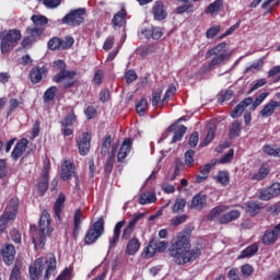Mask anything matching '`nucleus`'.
Here are the masks:
<instances>
[{
	"instance_id": "nucleus-1",
	"label": "nucleus",
	"mask_w": 280,
	"mask_h": 280,
	"mask_svg": "<svg viewBox=\"0 0 280 280\" xmlns=\"http://www.w3.org/2000/svg\"><path fill=\"white\" fill-rule=\"evenodd\" d=\"M44 270L45 272L43 280H49L54 275H56L58 270V261L56 260V255L49 254L47 258H37L34 264L28 267L30 279L40 280Z\"/></svg>"
},
{
	"instance_id": "nucleus-2",
	"label": "nucleus",
	"mask_w": 280,
	"mask_h": 280,
	"mask_svg": "<svg viewBox=\"0 0 280 280\" xmlns=\"http://www.w3.org/2000/svg\"><path fill=\"white\" fill-rule=\"evenodd\" d=\"M168 255L176 266H185L194 264L202 255V249L191 246H173L168 248Z\"/></svg>"
},
{
	"instance_id": "nucleus-3",
	"label": "nucleus",
	"mask_w": 280,
	"mask_h": 280,
	"mask_svg": "<svg viewBox=\"0 0 280 280\" xmlns=\"http://www.w3.org/2000/svg\"><path fill=\"white\" fill-rule=\"evenodd\" d=\"M51 219H49V212L43 211L39 219V230L36 225H31V236L34 246H45L47 243V237L51 235Z\"/></svg>"
},
{
	"instance_id": "nucleus-4",
	"label": "nucleus",
	"mask_w": 280,
	"mask_h": 280,
	"mask_svg": "<svg viewBox=\"0 0 280 280\" xmlns=\"http://www.w3.org/2000/svg\"><path fill=\"white\" fill-rule=\"evenodd\" d=\"M54 69L59 72L52 77V82H56V84L63 82V89L75 86V77L78 75V72L75 70H67V63L63 60L59 59L55 61Z\"/></svg>"
},
{
	"instance_id": "nucleus-5",
	"label": "nucleus",
	"mask_w": 280,
	"mask_h": 280,
	"mask_svg": "<svg viewBox=\"0 0 280 280\" xmlns=\"http://www.w3.org/2000/svg\"><path fill=\"white\" fill-rule=\"evenodd\" d=\"M226 209H229V207L226 206H217L212 208L210 212L205 217L207 222H215V220H219L220 224H229L230 222H235V220H240L242 215V212L240 210H231L230 212L224 213Z\"/></svg>"
},
{
	"instance_id": "nucleus-6",
	"label": "nucleus",
	"mask_w": 280,
	"mask_h": 280,
	"mask_svg": "<svg viewBox=\"0 0 280 280\" xmlns=\"http://www.w3.org/2000/svg\"><path fill=\"white\" fill-rule=\"evenodd\" d=\"M229 47V44L225 42H222L214 46L212 49L207 51V57L211 58V56H214V58L208 63V69H213V67H220L222 65H226L229 60H231V56H233V51H229L226 49Z\"/></svg>"
},
{
	"instance_id": "nucleus-7",
	"label": "nucleus",
	"mask_w": 280,
	"mask_h": 280,
	"mask_svg": "<svg viewBox=\"0 0 280 280\" xmlns=\"http://www.w3.org/2000/svg\"><path fill=\"white\" fill-rule=\"evenodd\" d=\"M23 35L19 28H12L8 32L0 33V51L1 54H10L19 44Z\"/></svg>"
},
{
	"instance_id": "nucleus-8",
	"label": "nucleus",
	"mask_w": 280,
	"mask_h": 280,
	"mask_svg": "<svg viewBox=\"0 0 280 280\" xmlns=\"http://www.w3.org/2000/svg\"><path fill=\"white\" fill-rule=\"evenodd\" d=\"M268 95H270V93L268 92H264L260 95H258L255 101L253 100V97H246L244 98L238 105H236L234 107V109L231 112V117L232 119H237V117H240V115H242V113H244V110H246V108H248V106H250L252 104V108L253 110L257 109L258 106H261V103L266 100V97H268Z\"/></svg>"
},
{
	"instance_id": "nucleus-9",
	"label": "nucleus",
	"mask_w": 280,
	"mask_h": 280,
	"mask_svg": "<svg viewBox=\"0 0 280 280\" xmlns=\"http://www.w3.org/2000/svg\"><path fill=\"white\" fill-rule=\"evenodd\" d=\"M104 217H101L92 226L89 228L84 236V242L88 246L95 244L100 236L104 235Z\"/></svg>"
},
{
	"instance_id": "nucleus-10",
	"label": "nucleus",
	"mask_w": 280,
	"mask_h": 280,
	"mask_svg": "<svg viewBox=\"0 0 280 280\" xmlns=\"http://www.w3.org/2000/svg\"><path fill=\"white\" fill-rule=\"evenodd\" d=\"M85 14L86 10L84 8L71 10L62 18L61 23L63 25H71L72 27H79V25H82V23H84Z\"/></svg>"
},
{
	"instance_id": "nucleus-11",
	"label": "nucleus",
	"mask_w": 280,
	"mask_h": 280,
	"mask_svg": "<svg viewBox=\"0 0 280 280\" xmlns=\"http://www.w3.org/2000/svg\"><path fill=\"white\" fill-rule=\"evenodd\" d=\"M18 213L19 203L11 202L0 217V233H3L5 231V226H8V222H10V220H15Z\"/></svg>"
},
{
	"instance_id": "nucleus-12",
	"label": "nucleus",
	"mask_w": 280,
	"mask_h": 280,
	"mask_svg": "<svg viewBox=\"0 0 280 280\" xmlns=\"http://www.w3.org/2000/svg\"><path fill=\"white\" fill-rule=\"evenodd\" d=\"M78 121V116L75 115V110L71 109L70 113H68L60 121L61 125V135L63 137H71L73 135V124Z\"/></svg>"
},
{
	"instance_id": "nucleus-13",
	"label": "nucleus",
	"mask_w": 280,
	"mask_h": 280,
	"mask_svg": "<svg viewBox=\"0 0 280 280\" xmlns=\"http://www.w3.org/2000/svg\"><path fill=\"white\" fill-rule=\"evenodd\" d=\"M208 200L209 196H207V194L198 192L188 202V209H191L194 211H202L203 209H207V207H209Z\"/></svg>"
},
{
	"instance_id": "nucleus-14",
	"label": "nucleus",
	"mask_w": 280,
	"mask_h": 280,
	"mask_svg": "<svg viewBox=\"0 0 280 280\" xmlns=\"http://www.w3.org/2000/svg\"><path fill=\"white\" fill-rule=\"evenodd\" d=\"M47 73H49V69L45 66L33 67L28 73L31 84H40V82L47 78Z\"/></svg>"
},
{
	"instance_id": "nucleus-15",
	"label": "nucleus",
	"mask_w": 280,
	"mask_h": 280,
	"mask_svg": "<svg viewBox=\"0 0 280 280\" xmlns=\"http://www.w3.org/2000/svg\"><path fill=\"white\" fill-rule=\"evenodd\" d=\"M77 145L79 148V154L81 156H86V154L91 152V133L83 132L77 141Z\"/></svg>"
},
{
	"instance_id": "nucleus-16",
	"label": "nucleus",
	"mask_w": 280,
	"mask_h": 280,
	"mask_svg": "<svg viewBox=\"0 0 280 280\" xmlns=\"http://www.w3.org/2000/svg\"><path fill=\"white\" fill-rule=\"evenodd\" d=\"M151 12L154 21H165V19H167V10L165 9L163 0L155 1Z\"/></svg>"
},
{
	"instance_id": "nucleus-17",
	"label": "nucleus",
	"mask_w": 280,
	"mask_h": 280,
	"mask_svg": "<svg viewBox=\"0 0 280 280\" xmlns=\"http://www.w3.org/2000/svg\"><path fill=\"white\" fill-rule=\"evenodd\" d=\"M167 132H174L172 138V143H178V141H183V137L187 133V127L185 125L172 124L166 129Z\"/></svg>"
},
{
	"instance_id": "nucleus-18",
	"label": "nucleus",
	"mask_w": 280,
	"mask_h": 280,
	"mask_svg": "<svg viewBox=\"0 0 280 280\" xmlns=\"http://www.w3.org/2000/svg\"><path fill=\"white\" fill-rule=\"evenodd\" d=\"M27 145H30L27 138L20 139L11 152V159L14 161L20 160L25 153V150H27Z\"/></svg>"
},
{
	"instance_id": "nucleus-19",
	"label": "nucleus",
	"mask_w": 280,
	"mask_h": 280,
	"mask_svg": "<svg viewBox=\"0 0 280 280\" xmlns=\"http://www.w3.org/2000/svg\"><path fill=\"white\" fill-rule=\"evenodd\" d=\"M135 233V228L127 225L121 235L122 242H127V246H141V243L139 242V238L137 236H132Z\"/></svg>"
},
{
	"instance_id": "nucleus-20",
	"label": "nucleus",
	"mask_w": 280,
	"mask_h": 280,
	"mask_svg": "<svg viewBox=\"0 0 280 280\" xmlns=\"http://www.w3.org/2000/svg\"><path fill=\"white\" fill-rule=\"evenodd\" d=\"M132 150V138H126L121 145L120 149L117 153V162L118 163H124L126 161L128 153L131 152Z\"/></svg>"
},
{
	"instance_id": "nucleus-21",
	"label": "nucleus",
	"mask_w": 280,
	"mask_h": 280,
	"mask_svg": "<svg viewBox=\"0 0 280 280\" xmlns=\"http://www.w3.org/2000/svg\"><path fill=\"white\" fill-rule=\"evenodd\" d=\"M218 164V160H212L211 163H207L203 166H200V175L196 176V183H205V180H207V178H209V174H211V170H213V167H215V165Z\"/></svg>"
},
{
	"instance_id": "nucleus-22",
	"label": "nucleus",
	"mask_w": 280,
	"mask_h": 280,
	"mask_svg": "<svg viewBox=\"0 0 280 280\" xmlns=\"http://www.w3.org/2000/svg\"><path fill=\"white\" fill-rule=\"evenodd\" d=\"M280 195V183H273L268 188L260 191L261 200H271V198H277Z\"/></svg>"
},
{
	"instance_id": "nucleus-23",
	"label": "nucleus",
	"mask_w": 280,
	"mask_h": 280,
	"mask_svg": "<svg viewBox=\"0 0 280 280\" xmlns=\"http://www.w3.org/2000/svg\"><path fill=\"white\" fill-rule=\"evenodd\" d=\"M75 174V164L65 161L63 165L61 166L60 178L61 180H71L73 175Z\"/></svg>"
},
{
	"instance_id": "nucleus-24",
	"label": "nucleus",
	"mask_w": 280,
	"mask_h": 280,
	"mask_svg": "<svg viewBox=\"0 0 280 280\" xmlns=\"http://www.w3.org/2000/svg\"><path fill=\"white\" fill-rule=\"evenodd\" d=\"M1 255L5 266H12L16 257V249L14 246H5L1 249Z\"/></svg>"
},
{
	"instance_id": "nucleus-25",
	"label": "nucleus",
	"mask_w": 280,
	"mask_h": 280,
	"mask_svg": "<svg viewBox=\"0 0 280 280\" xmlns=\"http://www.w3.org/2000/svg\"><path fill=\"white\" fill-rule=\"evenodd\" d=\"M65 202H67V196L60 192L54 205V213L58 220H62V211H65Z\"/></svg>"
},
{
	"instance_id": "nucleus-26",
	"label": "nucleus",
	"mask_w": 280,
	"mask_h": 280,
	"mask_svg": "<svg viewBox=\"0 0 280 280\" xmlns=\"http://www.w3.org/2000/svg\"><path fill=\"white\" fill-rule=\"evenodd\" d=\"M191 242V231L184 229L176 236L175 246H189Z\"/></svg>"
},
{
	"instance_id": "nucleus-27",
	"label": "nucleus",
	"mask_w": 280,
	"mask_h": 280,
	"mask_svg": "<svg viewBox=\"0 0 280 280\" xmlns=\"http://www.w3.org/2000/svg\"><path fill=\"white\" fill-rule=\"evenodd\" d=\"M243 209H245L246 213H249L252 217L257 215L264 206L259 201L250 200L244 203Z\"/></svg>"
},
{
	"instance_id": "nucleus-28",
	"label": "nucleus",
	"mask_w": 280,
	"mask_h": 280,
	"mask_svg": "<svg viewBox=\"0 0 280 280\" xmlns=\"http://www.w3.org/2000/svg\"><path fill=\"white\" fill-rule=\"evenodd\" d=\"M126 16H128V12L125 8H122L120 11L114 14V18L112 19V25L114 27H124V25H126Z\"/></svg>"
},
{
	"instance_id": "nucleus-29",
	"label": "nucleus",
	"mask_w": 280,
	"mask_h": 280,
	"mask_svg": "<svg viewBox=\"0 0 280 280\" xmlns=\"http://www.w3.org/2000/svg\"><path fill=\"white\" fill-rule=\"evenodd\" d=\"M279 106H280L279 102L270 101L260 110V116L261 117H272V115H275V110H277V108H279Z\"/></svg>"
},
{
	"instance_id": "nucleus-30",
	"label": "nucleus",
	"mask_w": 280,
	"mask_h": 280,
	"mask_svg": "<svg viewBox=\"0 0 280 280\" xmlns=\"http://www.w3.org/2000/svg\"><path fill=\"white\" fill-rule=\"evenodd\" d=\"M82 220H86V217H84L82 209L79 208L73 214V235H78V233H80Z\"/></svg>"
},
{
	"instance_id": "nucleus-31",
	"label": "nucleus",
	"mask_w": 280,
	"mask_h": 280,
	"mask_svg": "<svg viewBox=\"0 0 280 280\" xmlns=\"http://www.w3.org/2000/svg\"><path fill=\"white\" fill-rule=\"evenodd\" d=\"M166 248H167L166 246H156V247L147 246V247H144V249L141 254V257H142V259H150L151 257H154V255H156V252L165 253Z\"/></svg>"
},
{
	"instance_id": "nucleus-32",
	"label": "nucleus",
	"mask_w": 280,
	"mask_h": 280,
	"mask_svg": "<svg viewBox=\"0 0 280 280\" xmlns=\"http://www.w3.org/2000/svg\"><path fill=\"white\" fill-rule=\"evenodd\" d=\"M224 10V0H214L206 9V14H220Z\"/></svg>"
},
{
	"instance_id": "nucleus-33",
	"label": "nucleus",
	"mask_w": 280,
	"mask_h": 280,
	"mask_svg": "<svg viewBox=\"0 0 280 280\" xmlns=\"http://www.w3.org/2000/svg\"><path fill=\"white\" fill-rule=\"evenodd\" d=\"M124 226H126V220L116 223L114 228V234L109 238V246H115V244L119 242V237H121V229H124Z\"/></svg>"
},
{
	"instance_id": "nucleus-34",
	"label": "nucleus",
	"mask_w": 280,
	"mask_h": 280,
	"mask_svg": "<svg viewBox=\"0 0 280 280\" xmlns=\"http://www.w3.org/2000/svg\"><path fill=\"white\" fill-rule=\"evenodd\" d=\"M242 135V121L234 120L229 126V139H237Z\"/></svg>"
},
{
	"instance_id": "nucleus-35",
	"label": "nucleus",
	"mask_w": 280,
	"mask_h": 280,
	"mask_svg": "<svg viewBox=\"0 0 280 280\" xmlns=\"http://www.w3.org/2000/svg\"><path fill=\"white\" fill-rule=\"evenodd\" d=\"M26 34L27 36L33 39L35 43L45 34V28L44 27H38V26H28L26 28Z\"/></svg>"
},
{
	"instance_id": "nucleus-36",
	"label": "nucleus",
	"mask_w": 280,
	"mask_h": 280,
	"mask_svg": "<svg viewBox=\"0 0 280 280\" xmlns=\"http://www.w3.org/2000/svg\"><path fill=\"white\" fill-rule=\"evenodd\" d=\"M56 93H58V88L56 85L48 88L43 96L44 103L50 104V102H54V100H56Z\"/></svg>"
},
{
	"instance_id": "nucleus-37",
	"label": "nucleus",
	"mask_w": 280,
	"mask_h": 280,
	"mask_svg": "<svg viewBox=\"0 0 280 280\" xmlns=\"http://www.w3.org/2000/svg\"><path fill=\"white\" fill-rule=\"evenodd\" d=\"M31 21L35 25V27H43L44 30L47 23H49V19H47V16L37 14H33L31 16Z\"/></svg>"
},
{
	"instance_id": "nucleus-38",
	"label": "nucleus",
	"mask_w": 280,
	"mask_h": 280,
	"mask_svg": "<svg viewBox=\"0 0 280 280\" xmlns=\"http://www.w3.org/2000/svg\"><path fill=\"white\" fill-rule=\"evenodd\" d=\"M258 252H259L258 246H247L245 249L241 252L237 259H246V258L253 257L254 255H257Z\"/></svg>"
},
{
	"instance_id": "nucleus-39",
	"label": "nucleus",
	"mask_w": 280,
	"mask_h": 280,
	"mask_svg": "<svg viewBox=\"0 0 280 280\" xmlns=\"http://www.w3.org/2000/svg\"><path fill=\"white\" fill-rule=\"evenodd\" d=\"M187 207V199L185 198H177L175 203L172 207L173 213H183L185 212V208Z\"/></svg>"
},
{
	"instance_id": "nucleus-40",
	"label": "nucleus",
	"mask_w": 280,
	"mask_h": 280,
	"mask_svg": "<svg viewBox=\"0 0 280 280\" xmlns=\"http://www.w3.org/2000/svg\"><path fill=\"white\" fill-rule=\"evenodd\" d=\"M136 110L140 117H145L148 115V98L142 97L136 105Z\"/></svg>"
},
{
	"instance_id": "nucleus-41",
	"label": "nucleus",
	"mask_w": 280,
	"mask_h": 280,
	"mask_svg": "<svg viewBox=\"0 0 280 280\" xmlns=\"http://www.w3.org/2000/svg\"><path fill=\"white\" fill-rule=\"evenodd\" d=\"M139 205H150L152 202H156V194L150 192L149 195L143 192L139 196L138 199Z\"/></svg>"
},
{
	"instance_id": "nucleus-42",
	"label": "nucleus",
	"mask_w": 280,
	"mask_h": 280,
	"mask_svg": "<svg viewBox=\"0 0 280 280\" xmlns=\"http://www.w3.org/2000/svg\"><path fill=\"white\" fill-rule=\"evenodd\" d=\"M38 196H45L47 189H49V177L40 176V180L37 184Z\"/></svg>"
},
{
	"instance_id": "nucleus-43",
	"label": "nucleus",
	"mask_w": 280,
	"mask_h": 280,
	"mask_svg": "<svg viewBox=\"0 0 280 280\" xmlns=\"http://www.w3.org/2000/svg\"><path fill=\"white\" fill-rule=\"evenodd\" d=\"M279 236L272 230H267L262 235V243L267 245L275 244Z\"/></svg>"
},
{
	"instance_id": "nucleus-44",
	"label": "nucleus",
	"mask_w": 280,
	"mask_h": 280,
	"mask_svg": "<svg viewBox=\"0 0 280 280\" xmlns=\"http://www.w3.org/2000/svg\"><path fill=\"white\" fill-rule=\"evenodd\" d=\"M273 3V4H272ZM272 4V5H271ZM280 1L279 0H266L262 4L261 8L262 10H266V8H268V5H271L270 9H268L262 16H268V14H272V10H275V8H279Z\"/></svg>"
},
{
	"instance_id": "nucleus-45",
	"label": "nucleus",
	"mask_w": 280,
	"mask_h": 280,
	"mask_svg": "<svg viewBox=\"0 0 280 280\" xmlns=\"http://www.w3.org/2000/svg\"><path fill=\"white\" fill-rule=\"evenodd\" d=\"M217 182L220 183L223 187H226L229 183H231V178L229 176V172L220 171L217 175Z\"/></svg>"
},
{
	"instance_id": "nucleus-46",
	"label": "nucleus",
	"mask_w": 280,
	"mask_h": 280,
	"mask_svg": "<svg viewBox=\"0 0 280 280\" xmlns=\"http://www.w3.org/2000/svg\"><path fill=\"white\" fill-rule=\"evenodd\" d=\"M213 139H215V127H210L208 129L205 140L200 142V148H205L206 145H209V143H211Z\"/></svg>"
},
{
	"instance_id": "nucleus-47",
	"label": "nucleus",
	"mask_w": 280,
	"mask_h": 280,
	"mask_svg": "<svg viewBox=\"0 0 280 280\" xmlns=\"http://www.w3.org/2000/svg\"><path fill=\"white\" fill-rule=\"evenodd\" d=\"M113 143V136L106 135L102 142V149L101 154H108V151L110 150V144Z\"/></svg>"
},
{
	"instance_id": "nucleus-48",
	"label": "nucleus",
	"mask_w": 280,
	"mask_h": 280,
	"mask_svg": "<svg viewBox=\"0 0 280 280\" xmlns=\"http://www.w3.org/2000/svg\"><path fill=\"white\" fill-rule=\"evenodd\" d=\"M262 152L265 154H268V156H275V158L280 156V148L275 149L270 144H265L262 147Z\"/></svg>"
},
{
	"instance_id": "nucleus-49",
	"label": "nucleus",
	"mask_w": 280,
	"mask_h": 280,
	"mask_svg": "<svg viewBox=\"0 0 280 280\" xmlns=\"http://www.w3.org/2000/svg\"><path fill=\"white\" fill-rule=\"evenodd\" d=\"M60 45H62V38L52 37L48 40V49L51 51H58V49H60Z\"/></svg>"
},
{
	"instance_id": "nucleus-50",
	"label": "nucleus",
	"mask_w": 280,
	"mask_h": 280,
	"mask_svg": "<svg viewBox=\"0 0 280 280\" xmlns=\"http://www.w3.org/2000/svg\"><path fill=\"white\" fill-rule=\"evenodd\" d=\"M270 174V170L267 167H260L257 173L252 176V180H264Z\"/></svg>"
},
{
	"instance_id": "nucleus-51",
	"label": "nucleus",
	"mask_w": 280,
	"mask_h": 280,
	"mask_svg": "<svg viewBox=\"0 0 280 280\" xmlns=\"http://www.w3.org/2000/svg\"><path fill=\"white\" fill-rule=\"evenodd\" d=\"M84 115H85L88 121H91V119H95L97 117V107H95L93 105H89L84 109Z\"/></svg>"
},
{
	"instance_id": "nucleus-52",
	"label": "nucleus",
	"mask_w": 280,
	"mask_h": 280,
	"mask_svg": "<svg viewBox=\"0 0 280 280\" xmlns=\"http://www.w3.org/2000/svg\"><path fill=\"white\" fill-rule=\"evenodd\" d=\"M187 220H189V215L187 214L176 215L172 218L171 224L172 226H180V224H185Z\"/></svg>"
},
{
	"instance_id": "nucleus-53",
	"label": "nucleus",
	"mask_w": 280,
	"mask_h": 280,
	"mask_svg": "<svg viewBox=\"0 0 280 280\" xmlns=\"http://www.w3.org/2000/svg\"><path fill=\"white\" fill-rule=\"evenodd\" d=\"M93 84L96 86H102L104 84V70H96L92 79Z\"/></svg>"
},
{
	"instance_id": "nucleus-54",
	"label": "nucleus",
	"mask_w": 280,
	"mask_h": 280,
	"mask_svg": "<svg viewBox=\"0 0 280 280\" xmlns=\"http://www.w3.org/2000/svg\"><path fill=\"white\" fill-rule=\"evenodd\" d=\"M187 12L188 14L194 12V4L189 2L188 4L179 5L175 9V14H185Z\"/></svg>"
},
{
	"instance_id": "nucleus-55",
	"label": "nucleus",
	"mask_w": 280,
	"mask_h": 280,
	"mask_svg": "<svg viewBox=\"0 0 280 280\" xmlns=\"http://www.w3.org/2000/svg\"><path fill=\"white\" fill-rule=\"evenodd\" d=\"M235 154V151L233 149H230L228 153H225L220 160H217V163H220L221 165H225L226 163H231L233 161V155Z\"/></svg>"
},
{
	"instance_id": "nucleus-56",
	"label": "nucleus",
	"mask_w": 280,
	"mask_h": 280,
	"mask_svg": "<svg viewBox=\"0 0 280 280\" xmlns=\"http://www.w3.org/2000/svg\"><path fill=\"white\" fill-rule=\"evenodd\" d=\"M115 167V158H108L106 159V163L104 166V174H106L107 176H110V174L113 173V168Z\"/></svg>"
},
{
	"instance_id": "nucleus-57",
	"label": "nucleus",
	"mask_w": 280,
	"mask_h": 280,
	"mask_svg": "<svg viewBox=\"0 0 280 280\" xmlns=\"http://www.w3.org/2000/svg\"><path fill=\"white\" fill-rule=\"evenodd\" d=\"M9 280H23V276H21V267L19 265L13 266Z\"/></svg>"
},
{
	"instance_id": "nucleus-58",
	"label": "nucleus",
	"mask_w": 280,
	"mask_h": 280,
	"mask_svg": "<svg viewBox=\"0 0 280 280\" xmlns=\"http://www.w3.org/2000/svg\"><path fill=\"white\" fill-rule=\"evenodd\" d=\"M194 154H196V151L194 150L186 151L184 156H185V165L187 167H194V163H195Z\"/></svg>"
},
{
	"instance_id": "nucleus-59",
	"label": "nucleus",
	"mask_w": 280,
	"mask_h": 280,
	"mask_svg": "<svg viewBox=\"0 0 280 280\" xmlns=\"http://www.w3.org/2000/svg\"><path fill=\"white\" fill-rule=\"evenodd\" d=\"M74 43H75V39H73V37L66 36L65 39H61L60 49H71Z\"/></svg>"
},
{
	"instance_id": "nucleus-60",
	"label": "nucleus",
	"mask_w": 280,
	"mask_h": 280,
	"mask_svg": "<svg viewBox=\"0 0 280 280\" xmlns=\"http://www.w3.org/2000/svg\"><path fill=\"white\" fill-rule=\"evenodd\" d=\"M220 30H221L220 25L211 26L206 32V38H209V39L215 38V36H218V34H220Z\"/></svg>"
},
{
	"instance_id": "nucleus-61",
	"label": "nucleus",
	"mask_w": 280,
	"mask_h": 280,
	"mask_svg": "<svg viewBox=\"0 0 280 280\" xmlns=\"http://www.w3.org/2000/svg\"><path fill=\"white\" fill-rule=\"evenodd\" d=\"M161 95H163V90H158L155 93L152 94V106L156 108L159 104H162L163 100H161Z\"/></svg>"
},
{
	"instance_id": "nucleus-62",
	"label": "nucleus",
	"mask_w": 280,
	"mask_h": 280,
	"mask_svg": "<svg viewBox=\"0 0 280 280\" xmlns=\"http://www.w3.org/2000/svg\"><path fill=\"white\" fill-rule=\"evenodd\" d=\"M243 277H250L255 272V268L250 264H245L241 267Z\"/></svg>"
},
{
	"instance_id": "nucleus-63",
	"label": "nucleus",
	"mask_w": 280,
	"mask_h": 280,
	"mask_svg": "<svg viewBox=\"0 0 280 280\" xmlns=\"http://www.w3.org/2000/svg\"><path fill=\"white\" fill-rule=\"evenodd\" d=\"M137 78H139V75H137L135 70H128L125 72V80L127 84H132V82L137 81Z\"/></svg>"
},
{
	"instance_id": "nucleus-64",
	"label": "nucleus",
	"mask_w": 280,
	"mask_h": 280,
	"mask_svg": "<svg viewBox=\"0 0 280 280\" xmlns=\"http://www.w3.org/2000/svg\"><path fill=\"white\" fill-rule=\"evenodd\" d=\"M71 268L66 267L55 280H71Z\"/></svg>"
}]
</instances>
